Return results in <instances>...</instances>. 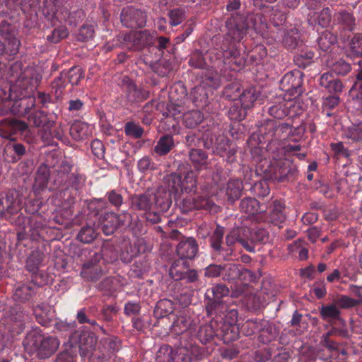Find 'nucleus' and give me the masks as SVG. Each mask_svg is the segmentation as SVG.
Listing matches in <instances>:
<instances>
[{"label":"nucleus","mask_w":362,"mask_h":362,"mask_svg":"<svg viewBox=\"0 0 362 362\" xmlns=\"http://www.w3.org/2000/svg\"><path fill=\"white\" fill-rule=\"evenodd\" d=\"M60 341L57 337L45 334L36 327L27 332L23 345L30 355L40 360L49 358L58 350Z\"/></svg>","instance_id":"obj_1"},{"label":"nucleus","mask_w":362,"mask_h":362,"mask_svg":"<svg viewBox=\"0 0 362 362\" xmlns=\"http://www.w3.org/2000/svg\"><path fill=\"white\" fill-rule=\"evenodd\" d=\"M298 174L297 168L288 159L275 160L267 165L265 169H260L259 175L266 180L278 182H292Z\"/></svg>","instance_id":"obj_2"},{"label":"nucleus","mask_w":362,"mask_h":362,"mask_svg":"<svg viewBox=\"0 0 362 362\" xmlns=\"http://www.w3.org/2000/svg\"><path fill=\"white\" fill-rule=\"evenodd\" d=\"M97 341L98 338L94 332L77 330L69 336V343L71 348L78 346L81 358H89L95 349Z\"/></svg>","instance_id":"obj_3"},{"label":"nucleus","mask_w":362,"mask_h":362,"mask_svg":"<svg viewBox=\"0 0 362 362\" xmlns=\"http://www.w3.org/2000/svg\"><path fill=\"white\" fill-rule=\"evenodd\" d=\"M23 206V195L15 189L0 194V218L9 219L17 214Z\"/></svg>","instance_id":"obj_4"},{"label":"nucleus","mask_w":362,"mask_h":362,"mask_svg":"<svg viewBox=\"0 0 362 362\" xmlns=\"http://www.w3.org/2000/svg\"><path fill=\"white\" fill-rule=\"evenodd\" d=\"M223 280L228 283L241 281L244 285L256 281V275L241 264L226 263L223 264Z\"/></svg>","instance_id":"obj_5"},{"label":"nucleus","mask_w":362,"mask_h":362,"mask_svg":"<svg viewBox=\"0 0 362 362\" xmlns=\"http://www.w3.org/2000/svg\"><path fill=\"white\" fill-rule=\"evenodd\" d=\"M152 35L146 30L120 33L117 40L120 44L131 51H141L152 44Z\"/></svg>","instance_id":"obj_6"},{"label":"nucleus","mask_w":362,"mask_h":362,"mask_svg":"<svg viewBox=\"0 0 362 362\" xmlns=\"http://www.w3.org/2000/svg\"><path fill=\"white\" fill-rule=\"evenodd\" d=\"M303 74L299 70H294L286 74L280 81V88L285 92L288 100L296 99L303 93Z\"/></svg>","instance_id":"obj_7"},{"label":"nucleus","mask_w":362,"mask_h":362,"mask_svg":"<svg viewBox=\"0 0 362 362\" xmlns=\"http://www.w3.org/2000/svg\"><path fill=\"white\" fill-rule=\"evenodd\" d=\"M121 88L127 103L130 105L141 103L149 97V92L138 86L129 77L124 76L121 80Z\"/></svg>","instance_id":"obj_8"},{"label":"nucleus","mask_w":362,"mask_h":362,"mask_svg":"<svg viewBox=\"0 0 362 362\" xmlns=\"http://www.w3.org/2000/svg\"><path fill=\"white\" fill-rule=\"evenodd\" d=\"M45 258V254L37 249L31 252L25 262V269L31 273L32 282L37 286L47 283V276L39 270V267Z\"/></svg>","instance_id":"obj_9"},{"label":"nucleus","mask_w":362,"mask_h":362,"mask_svg":"<svg viewBox=\"0 0 362 362\" xmlns=\"http://www.w3.org/2000/svg\"><path fill=\"white\" fill-rule=\"evenodd\" d=\"M226 25L228 35L235 41L240 42L247 33V17L243 13L232 14L226 21Z\"/></svg>","instance_id":"obj_10"},{"label":"nucleus","mask_w":362,"mask_h":362,"mask_svg":"<svg viewBox=\"0 0 362 362\" xmlns=\"http://www.w3.org/2000/svg\"><path fill=\"white\" fill-rule=\"evenodd\" d=\"M147 14L145 11L134 6H126L120 13L122 24L129 28H141L146 24Z\"/></svg>","instance_id":"obj_11"},{"label":"nucleus","mask_w":362,"mask_h":362,"mask_svg":"<svg viewBox=\"0 0 362 362\" xmlns=\"http://www.w3.org/2000/svg\"><path fill=\"white\" fill-rule=\"evenodd\" d=\"M102 255H93L82 265L81 276L86 281L96 282L105 275Z\"/></svg>","instance_id":"obj_12"},{"label":"nucleus","mask_w":362,"mask_h":362,"mask_svg":"<svg viewBox=\"0 0 362 362\" xmlns=\"http://www.w3.org/2000/svg\"><path fill=\"white\" fill-rule=\"evenodd\" d=\"M55 158V153L47 156L45 163H41L35 172V181L33 189L35 192L39 193L47 187L49 180L51 179L49 168L54 167L53 160Z\"/></svg>","instance_id":"obj_13"},{"label":"nucleus","mask_w":362,"mask_h":362,"mask_svg":"<svg viewBox=\"0 0 362 362\" xmlns=\"http://www.w3.org/2000/svg\"><path fill=\"white\" fill-rule=\"evenodd\" d=\"M18 30L16 26L8 21L4 20L0 22V36L4 39V42L15 51L19 52L21 41L18 38Z\"/></svg>","instance_id":"obj_14"},{"label":"nucleus","mask_w":362,"mask_h":362,"mask_svg":"<svg viewBox=\"0 0 362 362\" xmlns=\"http://www.w3.org/2000/svg\"><path fill=\"white\" fill-rule=\"evenodd\" d=\"M199 252L197 240L192 237L182 236L176 246L175 254L178 257L187 260H193Z\"/></svg>","instance_id":"obj_15"},{"label":"nucleus","mask_w":362,"mask_h":362,"mask_svg":"<svg viewBox=\"0 0 362 362\" xmlns=\"http://www.w3.org/2000/svg\"><path fill=\"white\" fill-rule=\"evenodd\" d=\"M181 94L179 97L175 95L176 91L173 90L169 95L170 103L166 105V111L163 112V115L168 118L173 117L175 119L177 115H179L185 110L184 105L185 101L187 100V93L185 88H180Z\"/></svg>","instance_id":"obj_16"},{"label":"nucleus","mask_w":362,"mask_h":362,"mask_svg":"<svg viewBox=\"0 0 362 362\" xmlns=\"http://www.w3.org/2000/svg\"><path fill=\"white\" fill-rule=\"evenodd\" d=\"M222 54L224 64L230 65L231 69L238 71L244 68L245 57L235 45L231 44L227 49H223Z\"/></svg>","instance_id":"obj_17"},{"label":"nucleus","mask_w":362,"mask_h":362,"mask_svg":"<svg viewBox=\"0 0 362 362\" xmlns=\"http://www.w3.org/2000/svg\"><path fill=\"white\" fill-rule=\"evenodd\" d=\"M13 85L14 93H16L15 94H16L19 100L30 98L36 88L31 72L23 76L22 78L17 80Z\"/></svg>","instance_id":"obj_18"},{"label":"nucleus","mask_w":362,"mask_h":362,"mask_svg":"<svg viewBox=\"0 0 362 362\" xmlns=\"http://www.w3.org/2000/svg\"><path fill=\"white\" fill-rule=\"evenodd\" d=\"M72 168L73 165L66 159L60 163L52 174L51 180L54 188L64 187L66 185Z\"/></svg>","instance_id":"obj_19"},{"label":"nucleus","mask_w":362,"mask_h":362,"mask_svg":"<svg viewBox=\"0 0 362 362\" xmlns=\"http://www.w3.org/2000/svg\"><path fill=\"white\" fill-rule=\"evenodd\" d=\"M217 320H211L209 324L202 325L197 332L199 341L204 345H216L217 341Z\"/></svg>","instance_id":"obj_20"},{"label":"nucleus","mask_w":362,"mask_h":362,"mask_svg":"<svg viewBox=\"0 0 362 362\" xmlns=\"http://www.w3.org/2000/svg\"><path fill=\"white\" fill-rule=\"evenodd\" d=\"M205 310L208 317H211V320L216 319L223 320V315L227 312V303L223 300H216L211 298L207 293H205Z\"/></svg>","instance_id":"obj_21"},{"label":"nucleus","mask_w":362,"mask_h":362,"mask_svg":"<svg viewBox=\"0 0 362 362\" xmlns=\"http://www.w3.org/2000/svg\"><path fill=\"white\" fill-rule=\"evenodd\" d=\"M217 339H222L225 344L236 340L240 334L239 327L236 324L226 323V321L217 320Z\"/></svg>","instance_id":"obj_22"},{"label":"nucleus","mask_w":362,"mask_h":362,"mask_svg":"<svg viewBox=\"0 0 362 362\" xmlns=\"http://www.w3.org/2000/svg\"><path fill=\"white\" fill-rule=\"evenodd\" d=\"M28 120L34 127H40L45 131L43 137L48 139L49 136H54L50 131L54 124V121L50 119L45 112L38 110L31 113Z\"/></svg>","instance_id":"obj_23"},{"label":"nucleus","mask_w":362,"mask_h":362,"mask_svg":"<svg viewBox=\"0 0 362 362\" xmlns=\"http://www.w3.org/2000/svg\"><path fill=\"white\" fill-rule=\"evenodd\" d=\"M130 202V208L133 211L141 212L142 214L151 210L153 206L152 196L147 192L132 195Z\"/></svg>","instance_id":"obj_24"},{"label":"nucleus","mask_w":362,"mask_h":362,"mask_svg":"<svg viewBox=\"0 0 362 362\" xmlns=\"http://www.w3.org/2000/svg\"><path fill=\"white\" fill-rule=\"evenodd\" d=\"M289 125L286 123H278L276 120L268 119L259 127L258 132L260 135L268 137L272 140L274 136H280V132L287 129Z\"/></svg>","instance_id":"obj_25"},{"label":"nucleus","mask_w":362,"mask_h":362,"mask_svg":"<svg viewBox=\"0 0 362 362\" xmlns=\"http://www.w3.org/2000/svg\"><path fill=\"white\" fill-rule=\"evenodd\" d=\"M320 315L323 320L336 324L338 322L343 327L346 325V322L341 317L340 309L337 307L335 302L327 305H322L319 308Z\"/></svg>","instance_id":"obj_26"},{"label":"nucleus","mask_w":362,"mask_h":362,"mask_svg":"<svg viewBox=\"0 0 362 362\" xmlns=\"http://www.w3.org/2000/svg\"><path fill=\"white\" fill-rule=\"evenodd\" d=\"M319 84L327 92L332 94H339L342 92L344 84L338 78L335 77L332 72H326L321 75Z\"/></svg>","instance_id":"obj_27"},{"label":"nucleus","mask_w":362,"mask_h":362,"mask_svg":"<svg viewBox=\"0 0 362 362\" xmlns=\"http://www.w3.org/2000/svg\"><path fill=\"white\" fill-rule=\"evenodd\" d=\"M182 177L177 173H172L164 176L163 185L160 188H165L173 195L174 199L176 201L177 197L182 192Z\"/></svg>","instance_id":"obj_28"},{"label":"nucleus","mask_w":362,"mask_h":362,"mask_svg":"<svg viewBox=\"0 0 362 362\" xmlns=\"http://www.w3.org/2000/svg\"><path fill=\"white\" fill-rule=\"evenodd\" d=\"M258 334L259 341L267 344L276 338L279 329L272 322L262 319L259 320Z\"/></svg>","instance_id":"obj_29"},{"label":"nucleus","mask_w":362,"mask_h":362,"mask_svg":"<svg viewBox=\"0 0 362 362\" xmlns=\"http://www.w3.org/2000/svg\"><path fill=\"white\" fill-rule=\"evenodd\" d=\"M41 286L35 284L34 282L23 284L18 286L13 293V298L15 301L25 303L29 301L37 293V290Z\"/></svg>","instance_id":"obj_30"},{"label":"nucleus","mask_w":362,"mask_h":362,"mask_svg":"<svg viewBox=\"0 0 362 362\" xmlns=\"http://www.w3.org/2000/svg\"><path fill=\"white\" fill-rule=\"evenodd\" d=\"M173 197V195L167 189L158 187L154 194L155 207L159 212L168 211L172 205Z\"/></svg>","instance_id":"obj_31"},{"label":"nucleus","mask_w":362,"mask_h":362,"mask_svg":"<svg viewBox=\"0 0 362 362\" xmlns=\"http://www.w3.org/2000/svg\"><path fill=\"white\" fill-rule=\"evenodd\" d=\"M240 211L249 216H254L258 214L264 213L267 210L265 206L255 197H245L240 200L239 204Z\"/></svg>","instance_id":"obj_32"},{"label":"nucleus","mask_w":362,"mask_h":362,"mask_svg":"<svg viewBox=\"0 0 362 362\" xmlns=\"http://www.w3.org/2000/svg\"><path fill=\"white\" fill-rule=\"evenodd\" d=\"M244 185L240 180L230 179L225 189L227 202L230 204H234L241 197Z\"/></svg>","instance_id":"obj_33"},{"label":"nucleus","mask_w":362,"mask_h":362,"mask_svg":"<svg viewBox=\"0 0 362 362\" xmlns=\"http://www.w3.org/2000/svg\"><path fill=\"white\" fill-rule=\"evenodd\" d=\"M334 20L342 30L352 32L355 28L356 18L352 13L346 10L336 13L334 16Z\"/></svg>","instance_id":"obj_34"},{"label":"nucleus","mask_w":362,"mask_h":362,"mask_svg":"<svg viewBox=\"0 0 362 362\" xmlns=\"http://www.w3.org/2000/svg\"><path fill=\"white\" fill-rule=\"evenodd\" d=\"M202 86L216 89L221 85V76L213 67H207L200 75Z\"/></svg>","instance_id":"obj_35"},{"label":"nucleus","mask_w":362,"mask_h":362,"mask_svg":"<svg viewBox=\"0 0 362 362\" xmlns=\"http://www.w3.org/2000/svg\"><path fill=\"white\" fill-rule=\"evenodd\" d=\"M175 146L174 138L171 134H166L161 136L153 147V152L158 156L168 155Z\"/></svg>","instance_id":"obj_36"},{"label":"nucleus","mask_w":362,"mask_h":362,"mask_svg":"<svg viewBox=\"0 0 362 362\" xmlns=\"http://www.w3.org/2000/svg\"><path fill=\"white\" fill-rule=\"evenodd\" d=\"M188 156L196 170H200L207 168L209 164L208 154L202 149L192 148L189 150Z\"/></svg>","instance_id":"obj_37"},{"label":"nucleus","mask_w":362,"mask_h":362,"mask_svg":"<svg viewBox=\"0 0 362 362\" xmlns=\"http://www.w3.org/2000/svg\"><path fill=\"white\" fill-rule=\"evenodd\" d=\"M196 210H204L210 214H217L221 211V207L214 203L208 195H197L194 197Z\"/></svg>","instance_id":"obj_38"},{"label":"nucleus","mask_w":362,"mask_h":362,"mask_svg":"<svg viewBox=\"0 0 362 362\" xmlns=\"http://www.w3.org/2000/svg\"><path fill=\"white\" fill-rule=\"evenodd\" d=\"M224 233V227L217 225L209 238L210 246L216 255L223 256V254L225 253V248L222 246Z\"/></svg>","instance_id":"obj_39"},{"label":"nucleus","mask_w":362,"mask_h":362,"mask_svg":"<svg viewBox=\"0 0 362 362\" xmlns=\"http://www.w3.org/2000/svg\"><path fill=\"white\" fill-rule=\"evenodd\" d=\"M32 70L28 66L24 67L23 64L21 61L13 62L9 67L7 74V80L11 83H15L17 80L22 78L23 76L27 75Z\"/></svg>","instance_id":"obj_40"},{"label":"nucleus","mask_w":362,"mask_h":362,"mask_svg":"<svg viewBox=\"0 0 362 362\" xmlns=\"http://www.w3.org/2000/svg\"><path fill=\"white\" fill-rule=\"evenodd\" d=\"M189 268L188 260L179 257L172 263L169 269V274L175 281L183 280V275Z\"/></svg>","instance_id":"obj_41"},{"label":"nucleus","mask_w":362,"mask_h":362,"mask_svg":"<svg viewBox=\"0 0 362 362\" xmlns=\"http://www.w3.org/2000/svg\"><path fill=\"white\" fill-rule=\"evenodd\" d=\"M116 213L105 212L100 216L102 230L106 235H112L117 229Z\"/></svg>","instance_id":"obj_42"},{"label":"nucleus","mask_w":362,"mask_h":362,"mask_svg":"<svg viewBox=\"0 0 362 362\" xmlns=\"http://www.w3.org/2000/svg\"><path fill=\"white\" fill-rule=\"evenodd\" d=\"M190 317L184 313L180 312L176 315L171 326V332L174 334H183L187 332V330L191 325Z\"/></svg>","instance_id":"obj_43"},{"label":"nucleus","mask_w":362,"mask_h":362,"mask_svg":"<svg viewBox=\"0 0 362 362\" xmlns=\"http://www.w3.org/2000/svg\"><path fill=\"white\" fill-rule=\"evenodd\" d=\"M283 45L288 49L293 50L301 46L303 41L300 40V34L297 29H291L284 33L283 40Z\"/></svg>","instance_id":"obj_44"},{"label":"nucleus","mask_w":362,"mask_h":362,"mask_svg":"<svg viewBox=\"0 0 362 362\" xmlns=\"http://www.w3.org/2000/svg\"><path fill=\"white\" fill-rule=\"evenodd\" d=\"M174 310L175 306L173 302L164 298L157 302L153 310V315L156 318H163L169 315H174Z\"/></svg>","instance_id":"obj_45"},{"label":"nucleus","mask_w":362,"mask_h":362,"mask_svg":"<svg viewBox=\"0 0 362 362\" xmlns=\"http://www.w3.org/2000/svg\"><path fill=\"white\" fill-rule=\"evenodd\" d=\"M337 42V35L329 30L322 32L317 39L319 47L324 52H331Z\"/></svg>","instance_id":"obj_46"},{"label":"nucleus","mask_w":362,"mask_h":362,"mask_svg":"<svg viewBox=\"0 0 362 362\" xmlns=\"http://www.w3.org/2000/svg\"><path fill=\"white\" fill-rule=\"evenodd\" d=\"M333 335L341 336L346 338L349 336V332L346 328H337L335 327H332V329L323 336L325 346L330 351H337L338 349L337 343L329 339V337Z\"/></svg>","instance_id":"obj_47"},{"label":"nucleus","mask_w":362,"mask_h":362,"mask_svg":"<svg viewBox=\"0 0 362 362\" xmlns=\"http://www.w3.org/2000/svg\"><path fill=\"white\" fill-rule=\"evenodd\" d=\"M203 113L197 110L187 111L182 115L184 125L189 129H194L204 121Z\"/></svg>","instance_id":"obj_48"},{"label":"nucleus","mask_w":362,"mask_h":362,"mask_svg":"<svg viewBox=\"0 0 362 362\" xmlns=\"http://www.w3.org/2000/svg\"><path fill=\"white\" fill-rule=\"evenodd\" d=\"M192 102L197 107H204L209 103V95L206 89L202 86H197L192 89L190 93Z\"/></svg>","instance_id":"obj_49"},{"label":"nucleus","mask_w":362,"mask_h":362,"mask_svg":"<svg viewBox=\"0 0 362 362\" xmlns=\"http://www.w3.org/2000/svg\"><path fill=\"white\" fill-rule=\"evenodd\" d=\"M99 233L95 225H86L81 227L77 235V240L83 243L89 244L98 236Z\"/></svg>","instance_id":"obj_50"},{"label":"nucleus","mask_w":362,"mask_h":362,"mask_svg":"<svg viewBox=\"0 0 362 362\" xmlns=\"http://www.w3.org/2000/svg\"><path fill=\"white\" fill-rule=\"evenodd\" d=\"M120 347L119 341L116 338L108 337L100 341V350L104 356L110 358L119 351Z\"/></svg>","instance_id":"obj_51"},{"label":"nucleus","mask_w":362,"mask_h":362,"mask_svg":"<svg viewBox=\"0 0 362 362\" xmlns=\"http://www.w3.org/2000/svg\"><path fill=\"white\" fill-rule=\"evenodd\" d=\"M284 210L285 206L279 200H274L269 215L271 222L274 225L283 223L286 220Z\"/></svg>","instance_id":"obj_52"},{"label":"nucleus","mask_w":362,"mask_h":362,"mask_svg":"<svg viewBox=\"0 0 362 362\" xmlns=\"http://www.w3.org/2000/svg\"><path fill=\"white\" fill-rule=\"evenodd\" d=\"M247 24H248V29H253L257 33L262 34L267 28V24L264 23V19L262 14H247Z\"/></svg>","instance_id":"obj_53"},{"label":"nucleus","mask_w":362,"mask_h":362,"mask_svg":"<svg viewBox=\"0 0 362 362\" xmlns=\"http://www.w3.org/2000/svg\"><path fill=\"white\" fill-rule=\"evenodd\" d=\"M71 136L76 140L80 141L86 138L88 135V125L81 121L74 122L69 129Z\"/></svg>","instance_id":"obj_54"},{"label":"nucleus","mask_w":362,"mask_h":362,"mask_svg":"<svg viewBox=\"0 0 362 362\" xmlns=\"http://www.w3.org/2000/svg\"><path fill=\"white\" fill-rule=\"evenodd\" d=\"M348 57H362V33H355L349 42Z\"/></svg>","instance_id":"obj_55"},{"label":"nucleus","mask_w":362,"mask_h":362,"mask_svg":"<svg viewBox=\"0 0 362 362\" xmlns=\"http://www.w3.org/2000/svg\"><path fill=\"white\" fill-rule=\"evenodd\" d=\"M241 85L238 81L232 82L224 87L222 95L228 100H235L240 97Z\"/></svg>","instance_id":"obj_56"},{"label":"nucleus","mask_w":362,"mask_h":362,"mask_svg":"<svg viewBox=\"0 0 362 362\" xmlns=\"http://www.w3.org/2000/svg\"><path fill=\"white\" fill-rule=\"evenodd\" d=\"M8 318L10 321L13 322L18 328L19 331H18V332L24 329L25 315L20 306L16 305L11 309Z\"/></svg>","instance_id":"obj_57"},{"label":"nucleus","mask_w":362,"mask_h":362,"mask_svg":"<svg viewBox=\"0 0 362 362\" xmlns=\"http://www.w3.org/2000/svg\"><path fill=\"white\" fill-rule=\"evenodd\" d=\"M115 280L114 276H107L98 284L96 288L105 295L112 296L117 290Z\"/></svg>","instance_id":"obj_58"},{"label":"nucleus","mask_w":362,"mask_h":362,"mask_svg":"<svg viewBox=\"0 0 362 362\" xmlns=\"http://www.w3.org/2000/svg\"><path fill=\"white\" fill-rule=\"evenodd\" d=\"M51 326H53V332L55 333H70L71 335L73 332L76 331L75 329L76 327V324L75 322H68L61 320H56L52 321Z\"/></svg>","instance_id":"obj_59"},{"label":"nucleus","mask_w":362,"mask_h":362,"mask_svg":"<svg viewBox=\"0 0 362 362\" xmlns=\"http://www.w3.org/2000/svg\"><path fill=\"white\" fill-rule=\"evenodd\" d=\"M264 179L263 180L255 182L250 188L251 193L258 198H264L268 196L270 192V188L267 181V180Z\"/></svg>","instance_id":"obj_60"},{"label":"nucleus","mask_w":362,"mask_h":362,"mask_svg":"<svg viewBox=\"0 0 362 362\" xmlns=\"http://www.w3.org/2000/svg\"><path fill=\"white\" fill-rule=\"evenodd\" d=\"M257 98L256 90L254 88H250L246 89L240 93V97H238L240 99L242 106L245 107V109H250L252 107L254 103L256 101Z\"/></svg>","instance_id":"obj_61"},{"label":"nucleus","mask_w":362,"mask_h":362,"mask_svg":"<svg viewBox=\"0 0 362 362\" xmlns=\"http://www.w3.org/2000/svg\"><path fill=\"white\" fill-rule=\"evenodd\" d=\"M332 74L337 76H346L351 70V66L343 59H339L329 65Z\"/></svg>","instance_id":"obj_62"},{"label":"nucleus","mask_w":362,"mask_h":362,"mask_svg":"<svg viewBox=\"0 0 362 362\" xmlns=\"http://www.w3.org/2000/svg\"><path fill=\"white\" fill-rule=\"evenodd\" d=\"M177 334L179 335V338L177 342L175 344V348H183L188 351L197 352L199 347L192 344V337L188 332Z\"/></svg>","instance_id":"obj_63"},{"label":"nucleus","mask_w":362,"mask_h":362,"mask_svg":"<svg viewBox=\"0 0 362 362\" xmlns=\"http://www.w3.org/2000/svg\"><path fill=\"white\" fill-rule=\"evenodd\" d=\"M86 177L78 170H75L68 177L67 184L65 188L71 187L76 190L80 189L84 185Z\"/></svg>","instance_id":"obj_64"}]
</instances>
